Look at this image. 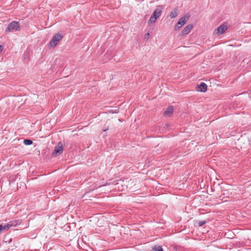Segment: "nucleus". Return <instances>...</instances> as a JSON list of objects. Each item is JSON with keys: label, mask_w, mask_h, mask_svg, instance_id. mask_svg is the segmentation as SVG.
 I'll use <instances>...</instances> for the list:
<instances>
[{"label": "nucleus", "mask_w": 251, "mask_h": 251, "mask_svg": "<svg viewBox=\"0 0 251 251\" xmlns=\"http://www.w3.org/2000/svg\"><path fill=\"white\" fill-rule=\"evenodd\" d=\"M163 9V7L161 5L156 6L155 9L153 11L148 21L149 25L155 22L157 19L161 16Z\"/></svg>", "instance_id": "f257e3e1"}, {"label": "nucleus", "mask_w": 251, "mask_h": 251, "mask_svg": "<svg viewBox=\"0 0 251 251\" xmlns=\"http://www.w3.org/2000/svg\"><path fill=\"white\" fill-rule=\"evenodd\" d=\"M20 30V24L17 22H12L8 25L5 30L6 32H10Z\"/></svg>", "instance_id": "f03ea898"}, {"label": "nucleus", "mask_w": 251, "mask_h": 251, "mask_svg": "<svg viewBox=\"0 0 251 251\" xmlns=\"http://www.w3.org/2000/svg\"><path fill=\"white\" fill-rule=\"evenodd\" d=\"M228 26L226 23H224L220 25L217 29H215L213 34L217 36H220L223 34L227 29Z\"/></svg>", "instance_id": "7ed1b4c3"}, {"label": "nucleus", "mask_w": 251, "mask_h": 251, "mask_svg": "<svg viewBox=\"0 0 251 251\" xmlns=\"http://www.w3.org/2000/svg\"><path fill=\"white\" fill-rule=\"evenodd\" d=\"M63 36L60 33L55 34L52 37L49 43L50 47H54L58 42L62 39Z\"/></svg>", "instance_id": "20e7f679"}, {"label": "nucleus", "mask_w": 251, "mask_h": 251, "mask_svg": "<svg viewBox=\"0 0 251 251\" xmlns=\"http://www.w3.org/2000/svg\"><path fill=\"white\" fill-rule=\"evenodd\" d=\"M189 16L185 15L182 18H181L176 25L175 26L174 29L175 30H179L182 25H183L189 19Z\"/></svg>", "instance_id": "39448f33"}, {"label": "nucleus", "mask_w": 251, "mask_h": 251, "mask_svg": "<svg viewBox=\"0 0 251 251\" xmlns=\"http://www.w3.org/2000/svg\"><path fill=\"white\" fill-rule=\"evenodd\" d=\"M63 146L64 144L61 142H59L57 145L54 147L52 155L56 157L61 154L63 151Z\"/></svg>", "instance_id": "423d86ee"}, {"label": "nucleus", "mask_w": 251, "mask_h": 251, "mask_svg": "<svg viewBox=\"0 0 251 251\" xmlns=\"http://www.w3.org/2000/svg\"><path fill=\"white\" fill-rule=\"evenodd\" d=\"M207 85L204 82H201L197 87V91L201 92H205L207 90Z\"/></svg>", "instance_id": "0eeeda50"}, {"label": "nucleus", "mask_w": 251, "mask_h": 251, "mask_svg": "<svg viewBox=\"0 0 251 251\" xmlns=\"http://www.w3.org/2000/svg\"><path fill=\"white\" fill-rule=\"evenodd\" d=\"M193 25L190 24L185 26L181 31V35H184L188 34L193 28Z\"/></svg>", "instance_id": "6e6552de"}, {"label": "nucleus", "mask_w": 251, "mask_h": 251, "mask_svg": "<svg viewBox=\"0 0 251 251\" xmlns=\"http://www.w3.org/2000/svg\"><path fill=\"white\" fill-rule=\"evenodd\" d=\"M174 111V108L172 106H169L166 110L164 112L163 115L166 116H170Z\"/></svg>", "instance_id": "1a4fd4ad"}, {"label": "nucleus", "mask_w": 251, "mask_h": 251, "mask_svg": "<svg viewBox=\"0 0 251 251\" xmlns=\"http://www.w3.org/2000/svg\"><path fill=\"white\" fill-rule=\"evenodd\" d=\"M177 16V11L176 8L173 9L170 13V17L171 19L175 18Z\"/></svg>", "instance_id": "9d476101"}, {"label": "nucleus", "mask_w": 251, "mask_h": 251, "mask_svg": "<svg viewBox=\"0 0 251 251\" xmlns=\"http://www.w3.org/2000/svg\"><path fill=\"white\" fill-rule=\"evenodd\" d=\"M11 227L10 225L8 223L5 224L4 226H2L1 225V231L4 230H7L9 229Z\"/></svg>", "instance_id": "9b49d317"}, {"label": "nucleus", "mask_w": 251, "mask_h": 251, "mask_svg": "<svg viewBox=\"0 0 251 251\" xmlns=\"http://www.w3.org/2000/svg\"><path fill=\"white\" fill-rule=\"evenodd\" d=\"M23 142L25 145H30L33 143L32 141L30 139H25Z\"/></svg>", "instance_id": "f8f14e48"}, {"label": "nucleus", "mask_w": 251, "mask_h": 251, "mask_svg": "<svg viewBox=\"0 0 251 251\" xmlns=\"http://www.w3.org/2000/svg\"><path fill=\"white\" fill-rule=\"evenodd\" d=\"M9 224L10 225L11 227L15 226L18 224V221H12L9 222Z\"/></svg>", "instance_id": "ddd939ff"}, {"label": "nucleus", "mask_w": 251, "mask_h": 251, "mask_svg": "<svg viewBox=\"0 0 251 251\" xmlns=\"http://www.w3.org/2000/svg\"><path fill=\"white\" fill-rule=\"evenodd\" d=\"M153 250L154 251H163L162 247L160 246L154 247V248L153 249Z\"/></svg>", "instance_id": "4468645a"}, {"label": "nucleus", "mask_w": 251, "mask_h": 251, "mask_svg": "<svg viewBox=\"0 0 251 251\" xmlns=\"http://www.w3.org/2000/svg\"><path fill=\"white\" fill-rule=\"evenodd\" d=\"M206 223L205 221H201L199 222V226H202L203 225H204Z\"/></svg>", "instance_id": "2eb2a0df"}, {"label": "nucleus", "mask_w": 251, "mask_h": 251, "mask_svg": "<svg viewBox=\"0 0 251 251\" xmlns=\"http://www.w3.org/2000/svg\"><path fill=\"white\" fill-rule=\"evenodd\" d=\"M149 37H150V33H147L145 34V36H144L145 39L148 40L149 38Z\"/></svg>", "instance_id": "dca6fc26"}, {"label": "nucleus", "mask_w": 251, "mask_h": 251, "mask_svg": "<svg viewBox=\"0 0 251 251\" xmlns=\"http://www.w3.org/2000/svg\"><path fill=\"white\" fill-rule=\"evenodd\" d=\"M3 49V47L2 45H0V53L2 51Z\"/></svg>", "instance_id": "f3484780"}, {"label": "nucleus", "mask_w": 251, "mask_h": 251, "mask_svg": "<svg viewBox=\"0 0 251 251\" xmlns=\"http://www.w3.org/2000/svg\"><path fill=\"white\" fill-rule=\"evenodd\" d=\"M108 129V127H107L106 129H103V131H106V130H107Z\"/></svg>", "instance_id": "a211bd4d"}, {"label": "nucleus", "mask_w": 251, "mask_h": 251, "mask_svg": "<svg viewBox=\"0 0 251 251\" xmlns=\"http://www.w3.org/2000/svg\"><path fill=\"white\" fill-rule=\"evenodd\" d=\"M0 232H1V225H0Z\"/></svg>", "instance_id": "6ab92c4d"}, {"label": "nucleus", "mask_w": 251, "mask_h": 251, "mask_svg": "<svg viewBox=\"0 0 251 251\" xmlns=\"http://www.w3.org/2000/svg\"><path fill=\"white\" fill-rule=\"evenodd\" d=\"M110 183H106L105 184L104 186H106V185H109V184H110Z\"/></svg>", "instance_id": "aec40b11"}]
</instances>
